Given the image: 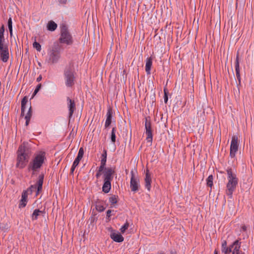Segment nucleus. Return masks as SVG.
<instances>
[{"mask_svg": "<svg viewBox=\"0 0 254 254\" xmlns=\"http://www.w3.org/2000/svg\"><path fill=\"white\" fill-rule=\"evenodd\" d=\"M42 79V76L41 75H40L37 78V79H36V81L37 82H39Z\"/></svg>", "mask_w": 254, "mask_h": 254, "instance_id": "nucleus-44", "label": "nucleus"}, {"mask_svg": "<svg viewBox=\"0 0 254 254\" xmlns=\"http://www.w3.org/2000/svg\"><path fill=\"white\" fill-rule=\"evenodd\" d=\"M64 76L65 85L67 87H71L74 83V75L73 70L70 68L64 70Z\"/></svg>", "mask_w": 254, "mask_h": 254, "instance_id": "nucleus-8", "label": "nucleus"}, {"mask_svg": "<svg viewBox=\"0 0 254 254\" xmlns=\"http://www.w3.org/2000/svg\"><path fill=\"white\" fill-rule=\"evenodd\" d=\"M213 176L209 175L206 179L207 185L208 187H211L213 185Z\"/></svg>", "mask_w": 254, "mask_h": 254, "instance_id": "nucleus-30", "label": "nucleus"}, {"mask_svg": "<svg viewBox=\"0 0 254 254\" xmlns=\"http://www.w3.org/2000/svg\"><path fill=\"white\" fill-rule=\"evenodd\" d=\"M151 178L150 175L149 173V171H147L146 174H145V185L146 188L149 191L150 190V188H151Z\"/></svg>", "mask_w": 254, "mask_h": 254, "instance_id": "nucleus-20", "label": "nucleus"}, {"mask_svg": "<svg viewBox=\"0 0 254 254\" xmlns=\"http://www.w3.org/2000/svg\"><path fill=\"white\" fill-rule=\"evenodd\" d=\"M67 106L69 111V117L71 118L75 110V104L74 100L67 98Z\"/></svg>", "mask_w": 254, "mask_h": 254, "instance_id": "nucleus-14", "label": "nucleus"}, {"mask_svg": "<svg viewBox=\"0 0 254 254\" xmlns=\"http://www.w3.org/2000/svg\"><path fill=\"white\" fill-rule=\"evenodd\" d=\"M106 164H102L101 163V165L100 167H99L98 171L99 172H102L104 170H105V169L106 168L105 167Z\"/></svg>", "mask_w": 254, "mask_h": 254, "instance_id": "nucleus-39", "label": "nucleus"}, {"mask_svg": "<svg viewBox=\"0 0 254 254\" xmlns=\"http://www.w3.org/2000/svg\"><path fill=\"white\" fill-rule=\"evenodd\" d=\"M214 254H218V252L216 250L214 251Z\"/></svg>", "mask_w": 254, "mask_h": 254, "instance_id": "nucleus-46", "label": "nucleus"}, {"mask_svg": "<svg viewBox=\"0 0 254 254\" xmlns=\"http://www.w3.org/2000/svg\"><path fill=\"white\" fill-rule=\"evenodd\" d=\"M238 150V137L236 135H233L231 141L230 156L231 158H234Z\"/></svg>", "mask_w": 254, "mask_h": 254, "instance_id": "nucleus-10", "label": "nucleus"}, {"mask_svg": "<svg viewBox=\"0 0 254 254\" xmlns=\"http://www.w3.org/2000/svg\"><path fill=\"white\" fill-rule=\"evenodd\" d=\"M4 26H2V27L0 28V44H4V43H5V39L4 37Z\"/></svg>", "mask_w": 254, "mask_h": 254, "instance_id": "nucleus-27", "label": "nucleus"}, {"mask_svg": "<svg viewBox=\"0 0 254 254\" xmlns=\"http://www.w3.org/2000/svg\"><path fill=\"white\" fill-rule=\"evenodd\" d=\"M12 19L10 17L8 20V27L9 30L10 35H12Z\"/></svg>", "mask_w": 254, "mask_h": 254, "instance_id": "nucleus-32", "label": "nucleus"}, {"mask_svg": "<svg viewBox=\"0 0 254 254\" xmlns=\"http://www.w3.org/2000/svg\"><path fill=\"white\" fill-rule=\"evenodd\" d=\"M235 70H236V75L237 79L238 81V85L241 84V76H240V65L239 62V56H237L236 62H235Z\"/></svg>", "mask_w": 254, "mask_h": 254, "instance_id": "nucleus-17", "label": "nucleus"}, {"mask_svg": "<svg viewBox=\"0 0 254 254\" xmlns=\"http://www.w3.org/2000/svg\"><path fill=\"white\" fill-rule=\"evenodd\" d=\"M113 119V111L111 109H109L108 110L107 114H106V119L105 124V127H108L112 123V120Z\"/></svg>", "mask_w": 254, "mask_h": 254, "instance_id": "nucleus-16", "label": "nucleus"}, {"mask_svg": "<svg viewBox=\"0 0 254 254\" xmlns=\"http://www.w3.org/2000/svg\"><path fill=\"white\" fill-rule=\"evenodd\" d=\"M32 116V109L31 107L30 106L28 109V111L26 113L25 116V119L26 120V126H28L31 117Z\"/></svg>", "mask_w": 254, "mask_h": 254, "instance_id": "nucleus-25", "label": "nucleus"}, {"mask_svg": "<svg viewBox=\"0 0 254 254\" xmlns=\"http://www.w3.org/2000/svg\"><path fill=\"white\" fill-rule=\"evenodd\" d=\"M118 197L116 195H113L109 198V201L111 204L113 205L117 202Z\"/></svg>", "mask_w": 254, "mask_h": 254, "instance_id": "nucleus-31", "label": "nucleus"}, {"mask_svg": "<svg viewBox=\"0 0 254 254\" xmlns=\"http://www.w3.org/2000/svg\"><path fill=\"white\" fill-rule=\"evenodd\" d=\"M101 172H99V171L98 170L96 174V177L97 178H99L100 177V176L101 175Z\"/></svg>", "mask_w": 254, "mask_h": 254, "instance_id": "nucleus-42", "label": "nucleus"}, {"mask_svg": "<svg viewBox=\"0 0 254 254\" xmlns=\"http://www.w3.org/2000/svg\"><path fill=\"white\" fill-rule=\"evenodd\" d=\"M59 41L61 43L65 44L67 45H71L73 43L72 36L69 33L67 28L65 25H63L61 28Z\"/></svg>", "mask_w": 254, "mask_h": 254, "instance_id": "nucleus-6", "label": "nucleus"}, {"mask_svg": "<svg viewBox=\"0 0 254 254\" xmlns=\"http://www.w3.org/2000/svg\"><path fill=\"white\" fill-rule=\"evenodd\" d=\"M110 237L115 242L121 243L124 241V238L122 235L119 232H112L110 235Z\"/></svg>", "mask_w": 254, "mask_h": 254, "instance_id": "nucleus-18", "label": "nucleus"}, {"mask_svg": "<svg viewBox=\"0 0 254 254\" xmlns=\"http://www.w3.org/2000/svg\"><path fill=\"white\" fill-rule=\"evenodd\" d=\"M170 254H175V253L172 252Z\"/></svg>", "mask_w": 254, "mask_h": 254, "instance_id": "nucleus-48", "label": "nucleus"}, {"mask_svg": "<svg viewBox=\"0 0 254 254\" xmlns=\"http://www.w3.org/2000/svg\"><path fill=\"white\" fill-rule=\"evenodd\" d=\"M117 131L116 128L115 127H113L111 133V140L112 143H115L116 141V132Z\"/></svg>", "mask_w": 254, "mask_h": 254, "instance_id": "nucleus-28", "label": "nucleus"}, {"mask_svg": "<svg viewBox=\"0 0 254 254\" xmlns=\"http://www.w3.org/2000/svg\"><path fill=\"white\" fill-rule=\"evenodd\" d=\"M242 254H244V253H242Z\"/></svg>", "mask_w": 254, "mask_h": 254, "instance_id": "nucleus-49", "label": "nucleus"}, {"mask_svg": "<svg viewBox=\"0 0 254 254\" xmlns=\"http://www.w3.org/2000/svg\"><path fill=\"white\" fill-rule=\"evenodd\" d=\"M228 182L226 184V193L230 197H232L234 191L236 190L238 184V178L235 171L231 168L226 169Z\"/></svg>", "mask_w": 254, "mask_h": 254, "instance_id": "nucleus-2", "label": "nucleus"}, {"mask_svg": "<svg viewBox=\"0 0 254 254\" xmlns=\"http://www.w3.org/2000/svg\"><path fill=\"white\" fill-rule=\"evenodd\" d=\"M84 154V149L82 147H80L79 149L77 157L81 159L82 158Z\"/></svg>", "mask_w": 254, "mask_h": 254, "instance_id": "nucleus-37", "label": "nucleus"}, {"mask_svg": "<svg viewBox=\"0 0 254 254\" xmlns=\"http://www.w3.org/2000/svg\"><path fill=\"white\" fill-rule=\"evenodd\" d=\"M58 1L61 4H65L67 0H58Z\"/></svg>", "mask_w": 254, "mask_h": 254, "instance_id": "nucleus-43", "label": "nucleus"}, {"mask_svg": "<svg viewBox=\"0 0 254 254\" xmlns=\"http://www.w3.org/2000/svg\"><path fill=\"white\" fill-rule=\"evenodd\" d=\"M164 102L165 103H166L168 101V96L167 95V93L166 92L165 90L164 89Z\"/></svg>", "mask_w": 254, "mask_h": 254, "instance_id": "nucleus-40", "label": "nucleus"}, {"mask_svg": "<svg viewBox=\"0 0 254 254\" xmlns=\"http://www.w3.org/2000/svg\"><path fill=\"white\" fill-rule=\"evenodd\" d=\"M81 160V158H78V157H76L75 159L74 160L73 164L72 165V167L70 169V174H73L74 171L75 169V168L78 165L80 161Z\"/></svg>", "mask_w": 254, "mask_h": 254, "instance_id": "nucleus-24", "label": "nucleus"}, {"mask_svg": "<svg viewBox=\"0 0 254 254\" xmlns=\"http://www.w3.org/2000/svg\"><path fill=\"white\" fill-rule=\"evenodd\" d=\"M9 57L8 46L5 44H0V60L6 63Z\"/></svg>", "mask_w": 254, "mask_h": 254, "instance_id": "nucleus-9", "label": "nucleus"}, {"mask_svg": "<svg viewBox=\"0 0 254 254\" xmlns=\"http://www.w3.org/2000/svg\"><path fill=\"white\" fill-rule=\"evenodd\" d=\"M45 153L40 151L35 154L28 166V171H32V175L38 172L46 160Z\"/></svg>", "mask_w": 254, "mask_h": 254, "instance_id": "nucleus-3", "label": "nucleus"}, {"mask_svg": "<svg viewBox=\"0 0 254 254\" xmlns=\"http://www.w3.org/2000/svg\"><path fill=\"white\" fill-rule=\"evenodd\" d=\"M43 213V211L39 209H35L32 214V219L33 220H37L38 217Z\"/></svg>", "mask_w": 254, "mask_h": 254, "instance_id": "nucleus-26", "label": "nucleus"}, {"mask_svg": "<svg viewBox=\"0 0 254 254\" xmlns=\"http://www.w3.org/2000/svg\"><path fill=\"white\" fill-rule=\"evenodd\" d=\"M246 229H247V227L246 226L244 225L242 227V229L243 230V231H246Z\"/></svg>", "mask_w": 254, "mask_h": 254, "instance_id": "nucleus-45", "label": "nucleus"}, {"mask_svg": "<svg viewBox=\"0 0 254 254\" xmlns=\"http://www.w3.org/2000/svg\"><path fill=\"white\" fill-rule=\"evenodd\" d=\"M33 46L34 48H35L37 51L38 52H40L41 51V45L37 42H34L33 44Z\"/></svg>", "mask_w": 254, "mask_h": 254, "instance_id": "nucleus-34", "label": "nucleus"}, {"mask_svg": "<svg viewBox=\"0 0 254 254\" xmlns=\"http://www.w3.org/2000/svg\"><path fill=\"white\" fill-rule=\"evenodd\" d=\"M28 102V98L26 96L23 97L21 101V115L24 116L26 109L25 105Z\"/></svg>", "mask_w": 254, "mask_h": 254, "instance_id": "nucleus-23", "label": "nucleus"}, {"mask_svg": "<svg viewBox=\"0 0 254 254\" xmlns=\"http://www.w3.org/2000/svg\"><path fill=\"white\" fill-rule=\"evenodd\" d=\"M62 50L58 45H54L48 50L46 62L49 64L58 63L61 58Z\"/></svg>", "mask_w": 254, "mask_h": 254, "instance_id": "nucleus-4", "label": "nucleus"}, {"mask_svg": "<svg viewBox=\"0 0 254 254\" xmlns=\"http://www.w3.org/2000/svg\"><path fill=\"white\" fill-rule=\"evenodd\" d=\"M111 189V181H104V184L102 187V190L105 193H108Z\"/></svg>", "mask_w": 254, "mask_h": 254, "instance_id": "nucleus-21", "label": "nucleus"}, {"mask_svg": "<svg viewBox=\"0 0 254 254\" xmlns=\"http://www.w3.org/2000/svg\"><path fill=\"white\" fill-rule=\"evenodd\" d=\"M115 173V170L111 167H108L105 169L103 174L104 181H112L113 179V175Z\"/></svg>", "mask_w": 254, "mask_h": 254, "instance_id": "nucleus-13", "label": "nucleus"}, {"mask_svg": "<svg viewBox=\"0 0 254 254\" xmlns=\"http://www.w3.org/2000/svg\"><path fill=\"white\" fill-rule=\"evenodd\" d=\"M57 28V24L53 21H50L47 24V29L50 31H55Z\"/></svg>", "mask_w": 254, "mask_h": 254, "instance_id": "nucleus-22", "label": "nucleus"}, {"mask_svg": "<svg viewBox=\"0 0 254 254\" xmlns=\"http://www.w3.org/2000/svg\"><path fill=\"white\" fill-rule=\"evenodd\" d=\"M152 65V59L151 57L147 58L146 60L145 71L147 74H150V70Z\"/></svg>", "mask_w": 254, "mask_h": 254, "instance_id": "nucleus-19", "label": "nucleus"}, {"mask_svg": "<svg viewBox=\"0 0 254 254\" xmlns=\"http://www.w3.org/2000/svg\"><path fill=\"white\" fill-rule=\"evenodd\" d=\"M30 155V150L26 146V144L23 143L19 147L17 152L16 167L19 169L25 168L28 163Z\"/></svg>", "mask_w": 254, "mask_h": 254, "instance_id": "nucleus-1", "label": "nucleus"}, {"mask_svg": "<svg viewBox=\"0 0 254 254\" xmlns=\"http://www.w3.org/2000/svg\"><path fill=\"white\" fill-rule=\"evenodd\" d=\"M44 180V175L41 174L38 177V179L36 185H31L27 190L28 194H31L33 191L36 190V195L42 190Z\"/></svg>", "mask_w": 254, "mask_h": 254, "instance_id": "nucleus-7", "label": "nucleus"}, {"mask_svg": "<svg viewBox=\"0 0 254 254\" xmlns=\"http://www.w3.org/2000/svg\"><path fill=\"white\" fill-rule=\"evenodd\" d=\"M107 150L104 149L103 150V152L101 155V163L102 164H105L106 163L107 161Z\"/></svg>", "mask_w": 254, "mask_h": 254, "instance_id": "nucleus-29", "label": "nucleus"}, {"mask_svg": "<svg viewBox=\"0 0 254 254\" xmlns=\"http://www.w3.org/2000/svg\"><path fill=\"white\" fill-rule=\"evenodd\" d=\"M0 228L2 230H3L4 231H6L9 228V226L6 223H0Z\"/></svg>", "mask_w": 254, "mask_h": 254, "instance_id": "nucleus-36", "label": "nucleus"}, {"mask_svg": "<svg viewBox=\"0 0 254 254\" xmlns=\"http://www.w3.org/2000/svg\"><path fill=\"white\" fill-rule=\"evenodd\" d=\"M145 134L146 135V141L147 142L152 143V133L151 129V122L148 119V118H145Z\"/></svg>", "mask_w": 254, "mask_h": 254, "instance_id": "nucleus-12", "label": "nucleus"}, {"mask_svg": "<svg viewBox=\"0 0 254 254\" xmlns=\"http://www.w3.org/2000/svg\"><path fill=\"white\" fill-rule=\"evenodd\" d=\"M41 87H42V85L41 83L38 84L36 89L34 90V92L33 96H32L33 97H34L38 92L39 90L41 89Z\"/></svg>", "mask_w": 254, "mask_h": 254, "instance_id": "nucleus-38", "label": "nucleus"}, {"mask_svg": "<svg viewBox=\"0 0 254 254\" xmlns=\"http://www.w3.org/2000/svg\"><path fill=\"white\" fill-rule=\"evenodd\" d=\"M129 227V224L127 222H126L123 226L120 228V231L122 233H124L126 230L128 229Z\"/></svg>", "mask_w": 254, "mask_h": 254, "instance_id": "nucleus-33", "label": "nucleus"}, {"mask_svg": "<svg viewBox=\"0 0 254 254\" xmlns=\"http://www.w3.org/2000/svg\"><path fill=\"white\" fill-rule=\"evenodd\" d=\"M111 212H112V210H108L107 211V218L108 219H109L110 217Z\"/></svg>", "mask_w": 254, "mask_h": 254, "instance_id": "nucleus-41", "label": "nucleus"}, {"mask_svg": "<svg viewBox=\"0 0 254 254\" xmlns=\"http://www.w3.org/2000/svg\"><path fill=\"white\" fill-rule=\"evenodd\" d=\"M96 209L99 212H102L105 209V207L102 204H97L96 205Z\"/></svg>", "mask_w": 254, "mask_h": 254, "instance_id": "nucleus-35", "label": "nucleus"}, {"mask_svg": "<svg viewBox=\"0 0 254 254\" xmlns=\"http://www.w3.org/2000/svg\"><path fill=\"white\" fill-rule=\"evenodd\" d=\"M159 254H165V253L163 252H161Z\"/></svg>", "mask_w": 254, "mask_h": 254, "instance_id": "nucleus-47", "label": "nucleus"}, {"mask_svg": "<svg viewBox=\"0 0 254 254\" xmlns=\"http://www.w3.org/2000/svg\"><path fill=\"white\" fill-rule=\"evenodd\" d=\"M28 191H23L21 195V199L19 204V208H23L26 206L27 203Z\"/></svg>", "mask_w": 254, "mask_h": 254, "instance_id": "nucleus-15", "label": "nucleus"}, {"mask_svg": "<svg viewBox=\"0 0 254 254\" xmlns=\"http://www.w3.org/2000/svg\"><path fill=\"white\" fill-rule=\"evenodd\" d=\"M131 178L130 182V188L131 191L135 192L137 191L140 187L139 179L135 177L133 171L130 172Z\"/></svg>", "mask_w": 254, "mask_h": 254, "instance_id": "nucleus-11", "label": "nucleus"}, {"mask_svg": "<svg viewBox=\"0 0 254 254\" xmlns=\"http://www.w3.org/2000/svg\"><path fill=\"white\" fill-rule=\"evenodd\" d=\"M241 243L239 240H236L229 247L227 246V242L223 241L222 243L221 251L224 254H240Z\"/></svg>", "mask_w": 254, "mask_h": 254, "instance_id": "nucleus-5", "label": "nucleus"}]
</instances>
